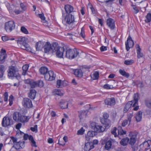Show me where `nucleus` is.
Listing matches in <instances>:
<instances>
[{"instance_id": "f257e3e1", "label": "nucleus", "mask_w": 151, "mask_h": 151, "mask_svg": "<svg viewBox=\"0 0 151 151\" xmlns=\"http://www.w3.org/2000/svg\"><path fill=\"white\" fill-rule=\"evenodd\" d=\"M134 100L128 101L125 105L124 109V113H126L130 109L132 106L133 107L138 104V101L139 99V95L137 93L134 94L133 96Z\"/></svg>"}, {"instance_id": "f03ea898", "label": "nucleus", "mask_w": 151, "mask_h": 151, "mask_svg": "<svg viewBox=\"0 0 151 151\" xmlns=\"http://www.w3.org/2000/svg\"><path fill=\"white\" fill-rule=\"evenodd\" d=\"M137 134L138 133L136 131L130 132L129 134L130 139H129V143L131 145L133 151H135L137 149V147L135 145Z\"/></svg>"}, {"instance_id": "7ed1b4c3", "label": "nucleus", "mask_w": 151, "mask_h": 151, "mask_svg": "<svg viewBox=\"0 0 151 151\" xmlns=\"http://www.w3.org/2000/svg\"><path fill=\"white\" fill-rule=\"evenodd\" d=\"M54 51L53 54H55L57 57L59 58H62L63 56V52L65 51V46L60 47L58 44L56 42L53 46Z\"/></svg>"}, {"instance_id": "20e7f679", "label": "nucleus", "mask_w": 151, "mask_h": 151, "mask_svg": "<svg viewBox=\"0 0 151 151\" xmlns=\"http://www.w3.org/2000/svg\"><path fill=\"white\" fill-rule=\"evenodd\" d=\"M64 19L65 22L66 24L68 26H70V25H72L71 28H70V29H71L75 27L76 25H74L73 23L75 22L74 16L72 14H67L65 17L64 18Z\"/></svg>"}, {"instance_id": "39448f33", "label": "nucleus", "mask_w": 151, "mask_h": 151, "mask_svg": "<svg viewBox=\"0 0 151 151\" xmlns=\"http://www.w3.org/2000/svg\"><path fill=\"white\" fill-rule=\"evenodd\" d=\"M79 52L76 49H69L67 50L65 53V57L67 58L72 59L79 56Z\"/></svg>"}, {"instance_id": "423d86ee", "label": "nucleus", "mask_w": 151, "mask_h": 151, "mask_svg": "<svg viewBox=\"0 0 151 151\" xmlns=\"http://www.w3.org/2000/svg\"><path fill=\"white\" fill-rule=\"evenodd\" d=\"M116 128L115 127L114 128L113 130L111 131L112 134L114 135L115 137H117L119 139H121V137H123L122 136L126 134V131L124 130L121 126H119L118 127V134L117 135L116 132Z\"/></svg>"}, {"instance_id": "0eeeda50", "label": "nucleus", "mask_w": 151, "mask_h": 151, "mask_svg": "<svg viewBox=\"0 0 151 151\" xmlns=\"http://www.w3.org/2000/svg\"><path fill=\"white\" fill-rule=\"evenodd\" d=\"M15 25L13 21H10L6 22L5 25V29L6 32H10L15 29Z\"/></svg>"}, {"instance_id": "6e6552de", "label": "nucleus", "mask_w": 151, "mask_h": 151, "mask_svg": "<svg viewBox=\"0 0 151 151\" xmlns=\"http://www.w3.org/2000/svg\"><path fill=\"white\" fill-rule=\"evenodd\" d=\"M56 43L53 42L51 44L50 42H47L44 47L45 52L46 53H53L54 51L53 46L54 44H55Z\"/></svg>"}, {"instance_id": "1a4fd4ad", "label": "nucleus", "mask_w": 151, "mask_h": 151, "mask_svg": "<svg viewBox=\"0 0 151 151\" xmlns=\"http://www.w3.org/2000/svg\"><path fill=\"white\" fill-rule=\"evenodd\" d=\"M8 76L9 77H17L19 74L18 70L15 66H11L9 67Z\"/></svg>"}, {"instance_id": "9d476101", "label": "nucleus", "mask_w": 151, "mask_h": 151, "mask_svg": "<svg viewBox=\"0 0 151 151\" xmlns=\"http://www.w3.org/2000/svg\"><path fill=\"white\" fill-rule=\"evenodd\" d=\"M1 124L3 127H8L13 125V122L11 118L5 116L3 119Z\"/></svg>"}, {"instance_id": "9b49d317", "label": "nucleus", "mask_w": 151, "mask_h": 151, "mask_svg": "<svg viewBox=\"0 0 151 151\" xmlns=\"http://www.w3.org/2000/svg\"><path fill=\"white\" fill-rule=\"evenodd\" d=\"M92 125V128L94 131L97 133H100L104 132L105 130V127L104 126H101L96 124L95 123H93L91 124Z\"/></svg>"}, {"instance_id": "f8f14e48", "label": "nucleus", "mask_w": 151, "mask_h": 151, "mask_svg": "<svg viewBox=\"0 0 151 151\" xmlns=\"http://www.w3.org/2000/svg\"><path fill=\"white\" fill-rule=\"evenodd\" d=\"M55 75L54 74L53 71L50 70L47 73L44 77L46 80L52 81L55 79Z\"/></svg>"}, {"instance_id": "ddd939ff", "label": "nucleus", "mask_w": 151, "mask_h": 151, "mask_svg": "<svg viewBox=\"0 0 151 151\" xmlns=\"http://www.w3.org/2000/svg\"><path fill=\"white\" fill-rule=\"evenodd\" d=\"M22 103L23 105L25 108H29L32 107V104L31 100L28 98H24Z\"/></svg>"}, {"instance_id": "4468645a", "label": "nucleus", "mask_w": 151, "mask_h": 151, "mask_svg": "<svg viewBox=\"0 0 151 151\" xmlns=\"http://www.w3.org/2000/svg\"><path fill=\"white\" fill-rule=\"evenodd\" d=\"M126 48L127 51H128L130 48L134 46V42L131 37L129 36L125 43Z\"/></svg>"}, {"instance_id": "2eb2a0df", "label": "nucleus", "mask_w": 151, "mask_h": 151, "mask_svg": "<svg viewBox=\"0 0 151 151\" xmlns=\"http://www.w3.org/2000/svg\"><path fill=\"white\" fill-rule=\"evenodd\" d=\"M112 143V142L111 140H107L106 139L103 140L101 142L102 145H105V149L107 150H109L111 148Z\"/></svg>"}, {"instance_id": "dca6fc26", "label": "nucleus", "mask_w": 151, "mask_h": 151, "mask_svg": "<svg viewBox=\"0 0 151 151\" xmlns=\"http://www.w3.org/2000/svg\"><path fill=\"white\" fill-rule=\"evenodd\" d=\"M7 57V55L6 53V50L4 49H2L1 50L0 55V63H3Z\"/></svg>"}, {"instance_id": "f3484780", "label": "nucleus", "mask_w": 151, "mask_h": 151, "mask_svg": "<svg viewBox=\"0 0 151 151\" xmlns=\"http://www.w3.org/2000/svg\"><path fill=\"white\" fill-rule=\"evenodd\" d=\"M106 24L107 25L111 30L114 29L115 27L114 21L111 18H109L107 19Z\"/></svg>"}, {"instance_id": "a211bd4d", "label": "nucleus", "mask_w": 151, "mask_h": 151, "mask_svg": "<svg viewBox=\"0 0 151 151\" xmlns=\"http://www.w3.org/2000/svg\"><path fill=\"white\" fill-rule=\"evenodd\" d=\"M106 104L110 106H114L116 104V100L114 98H108L105 100Z\"/></svg>"}, {"instance_id": "6ab92c4d", "label": "nucleus", "mask_w": 151, "mask_h": 151, "mask_svg": "<svg viewBox=\"0 0 151 151\" xmlns=\"http://www.w3.org/2000/svg\"><path fill=\"white\" fill-rule=\"evenodd\" d=\"M65 9L67 14H73V13L74 11L73 7L69 4L66 5L65 6Z\"/></svg>"}, {"instance_id": "aec40b11", "label": "nucleus", "mask_w": 151, "mask_h": 151, "mask_svg": "<svg viewBox=\"0 0 151 151\" xmlns=\"http://www.w3.org/2000/svg\"><path fill=\"white\" fill-rule=\"evenodd\" d=\"M97 133L94 131H89L86 136V138L87 140L89 141L91 139V138L95 136Z\"/></svg>"}, {"instance_id": "412c9836", "label": "nucleus", "mask_w": 151, "mask_h": 151, "mask_svg": "<svg viewBox=\"0 0 151 151\" xmlns=\"http://www.w3.org/2000/svg\"><path fill=\"white\" fill-rule=\"evenodd\" d=\"M74 74L76 76L81 78L83 76V73L81 69H75L73 70Z\"/></svg>"}, {"instance_id": "4be33fe9", "label": "nucleus", "mask_w": 151, "mask_h": 151, "mask_svg": "<svg viewBox=\"0 0 151 151\" xmlns=\"http://www.w3.org/2000/svg\"><path fill=\"white\" fill-rule=\"evenodd\" d=\"M94 147L92 142H88L86 143L84 146V150L85 151H89Z\"/></svg>"}, {"instance_id": "5701e85b", "label": "nucleus", "mask_w": 151, "mask_h": 151, "mask_svg": "<svg viewBox=\"0 0 151 151\" xmlns=\"http://www.w3.org/2000/svg\"><path fill=\"white\" fill-rule=\"evenodd\" d=\"M21 114L17 111L15 112L13 115V118L14 120L17 122H19L21 117Z\"/></svg>"}, {"instance_id": "b1692460", "label": "nucleus", "mask_w": 151, "mask_h": 151, "mask_svg": "<svg viewBox=\"0 0 151 151\" xmlns=\"http://www.w3.org/2000/svg\"><path fill=\"white\" fill-rule=\"evenodd\" d=\"M68 103L65 100H62L60 102V106L62 109H65L68 108Z\"/></svg>"}, {"instance_id": "393cba45", "label": "nucleus", "mask_w": 151, "mask_h": 151, "mask_svg": "<svg viewBox=\"0 0 151 151\" xmlns=\"http://www.w3.org/2000/svg\"><path fill=\"white\" fill-rule=\"evenodd\" d=\"M137 51V57L138 58H139L144 57V55L141 52V49L140 46L138 44L136 45Z\"/></svg>"}, {"instance_id": "a878e982", "label": "nucleus", "mask_w": 151, "mask_h": 151, "mask_svg": "<svg viewBox=\"0 0 151 151\" xmlns=\"http://www.w3.org/2000/svg\"><path fill=\"white\" fill-rule=\"evenodd\" d=\"M129 139L128 137H126L125 138L122 139L120 141V143L121 145L125 146L127 145L128 143L129 142Z\"/></svg>"}, {"instance_id": "bb28decb", "label": "nucleus", "mask_w": 151, "mask_h": 151, "mask_svg": "<svg viewBox=\"0 0 151 151\" xmlns=\"http://www.w3.org/2000/svg\"><path fill=\"white\" fill-rule=\"evenodd\" d=\"M30 117L29 116H22L21 115V117L20 118L19 122L22 123L27 122L28 121Z\"/></svg>"}, {"instance_id": "cd10ccee", "label": "nucleus", "mask_w": 151, "mask_h": 151, "mask_svg": "<svg viewBox=\"0 0 151 151\" xmlns=\"http://www.w3.org/2000/svg\"><path fill=\"white\" fill-rule=\"evenodd\" d=\"M36 94V91L34 89H31L29 94V97L31 99H34L35 98Z\"/></svg>"}, {"instance_id": "c85d7f7f", "label": "nucleus", "mask_w": 151, "mask_h": 151, "mask_svg": "<svg viewBox=\"0 0 151 151\" xmlns=\"http://www.w3.org/2000/svg\"><path fill=\"white\" fill-rule=\"evenodd\" d=\"M39 71L41 74L44 75V76L49 71L48 68L45 67H41L39 69Z\"/></svg>"}, {"instance_id": "c756f323", "label": "nucleus", "mask_w": 151, "mask_h": 151, "mask_svg": "<svg viewBox=\"0 0 151 151\" xmlns=\"http://www.w3.org/2000/svg\"><path fill=\"white\" fill-rule=\"evenodd\" d=\"M142 116V112L141 111H139L137 114L136 117V119L137 122H139L141 120Z\"/></svg>"}, {"instance_id": "7c9ffc66", "label": "nucleus", "mask_w": 151, "mask_h": 151, "mask_svg": "<svg viewBox=\"0 0 151 151\" xmlns=\"http://www.w3.org/2000/svg\"><path fill=\"white\" fill-rule=\"evenodd\" d=\"M43 45L41 42H37L35 45L36 50L39 51L42 47Z\"/></svg>"}, {"instance_id": "2f4dec72", "label": "nucleus", "mask_w": 151, "mask_h": 151, "mask_svg": "<svg viewBox=\"0 0 151 151\" xmlns=\"http://www.w3.org/2000/svg\"><path fill=\"white\" fill-rule=\"evenodd\" d=\"M29 68V66L27 65H25L22 67L23 72L22 74L23 75H25L27 73Z\"/></svg>"}, {"instance_id": "473e14b6", "label": "nucleus", "mask_w": 151, "mask_h": 151, "mask_svg": "<svg viewBox=\"0 0 151 151\" xmlns=\"http://www.w3.org/2000/svg\"><path fill=\"white\" fill-rule=\"evenodd\" d=\"M119 73L122 75L127 78H128L129 76V74L124 70L120 69L119 70Z\"/></svg>"}, {"instance_id": "72a5a7b5", "label": "nucleus", "mask_w": 151, "mask_h": 151, "mask_svg": "<svg viewBox=\"0 0 151 151\" xmlns=\"http://www.w3.org/2000/svg\"><path fill=\"white\" fill-rule=\"evenodd\" d=\"M17 43L18 44H20L22 45L24 43V42L26 41L25 38V37H22L20 38L17 40Z\"/></svg>"}, {"instance_id": "f704fd0d", "label": "nucleus", "mask_w": 151, "mask_h": 151, "mask_svg": "<svg viewBox=\"0 0 151 151\" xmlns=\"http://www.w3.org/2000/svg\"><path fill=\"white\" fill-rule=\"evenodd\" d=\"M134 85H136L138 87H139L141 88H143L144 86V85L143 83L142 82H140L139 81H136L135 82H134Z\"/></svg>"}, {"instance_id": "c9c22d12", "label": "nucleus", "mask_w": 151, "mask_h": 151, "mask_svg": "<svg viewBox=\"0 0 151 151\" xmlns=\"http://www.w3.org/2000/svg\"><path fill=\"white\" fill-rule=\"evenodd\" d=\"M146 19L145 22L147 23L151 21V13H148L146 16Z\"/></svg>"}, {"instance_id": "e433bc0d", "label": "nucleus", "mask_w": 151, "mask_h": 151, "mask_svg": "<svg viewBox=\"0 0 151 151\" xmlns=\"http://www.w3.org/2000/svg\"><path fill=\"white\" fill-rule=\"evenodd\" d=\"M99 73L98 71H96L93 74V78L91 77L93 80H96L98 79L99 78Z\"/></svg>"}, {"instance_id": "4c0bfd02", "label": "nucleus", "mask_w": 151, "mask_h": 151, "mask_svg": "<svg viewBox=\"0 0 151 151\" xmlns=\"http://www.w3.org/2000/svg\"><path fill=\"white\" fill-rule=\"evenodd\" d=\"M103 117L104 119L106 120V121H108V123H107V124L108 125H109L110 123V121L109 120H108V118L109 117V114L106 113H105L103 114Z\"/></svg>"}, {"instance_id": "58836bf2", "label": "nucleus", "mask_w": 151, "mask_h": 151, "mask_svg": "<svg viewBox=\"0 0 151 151\" xmlns=\"http://www.w3.org/2000/svg\"><path fill=\"white\" fill-rule=\"evenodd\" d=\"M30 85L31 88H34L36 87H37V81H35L32 80Z\"/></svg>"}, {"instance_id": "ea45409f", "label": "nucleus", "mask_w": 151, "mask_h": 151, "mask_svg": "<svg viewBox=\"0 0 151 151\" xmlns=\"http://www.w3.org/2000/svg\"><path fill=\"white\" fill-rule=\"evenodd\" d=\"M20 141L17 142L14 144L13 147L16 148L17 150H19L20 149Z\"/></svg>"}, {"instance_id": "a19ab883", "label": "nucleus", "mask_w": 151, "mask_h": 151, "mask_svg": "<svg viewBox=\"0 0 151 151\" xmlns=\"http://www.w3.org/2000/svg\"><path fill=\"white\" fill-rule=\"evenodd\" d=\"M37 86L40 87H42L44 86V83L43 81L41 80L37 81Z\"/></svg>"}, {"instance_id": "79ce46f5", "label": "nucleus", "mask_w": 151, "mask_h": 151, "mask_svg": "<svg viewBox=\"0 0 151 151\" xmlns=\"http://www.w3.org/2000/svg\"><path fill=\"white\" fill-rule=\"evenodd\" d=\"M134 63V61L133 60H125L124 62V64L125 65H132Z\"/></svg>"}, {"instance_id": "37998d69", "label": "nucleus", "mask_w": 151, "mask_h": 151, "mask_svg": "<svg viewBox=\"0 0 151 151\" xmlns=\"http://www.w3.org/2000/svg\"><path fill=\"white\" fill-rule=\"evenodd\" d=\"M21 30L23 33L24 34H28V32L27 29L24 27L22 26L21 27Z\"/></svg>"}, {"instance_id": "c03bdc74", "label": "nucleus", "mask_w": 151, "mask_h": 151, "mask_svg": "<svg viewBox=\"0 0 151 151\" xmlns=\"http://www.w3.org/2000/svg\"><path fill=\"white\" fill-rule=\"evenodd\" d=\"M62 82L61 80H59L57 81V87L58 88H61L62 86Z\"/></svg>"}, {"instance_id": "a18cd8bd", "label": "nucleus", "mask_w": 151, "mask_h": 151, "mask_svg": "<svg viewBox=\"0 0 151 151\" xmlns=\"http://www.w3.org/2000/svg\"><path fill=\"white\" fill-rule=\"evenodd\" d=\"M55 92L56 94L60 96H62L63 95V93L59 89L56 90Z\"/></svg>"}, {"instance_id": "49530a36", "label": "nucleus", "mask_w": 151, "mask_h": 151, "mask_svg": "<svg viewBox=\"0 0 151 151\" xmlns=\"http://www.w3.org/2000/svg\"><path fill=\"white\" fill-rule=\"evenodd\" d=\"M145 103L147 107L151 108V100H146Z\"/></svg>"}, {"instance_id": "de8ad7c7", "label": "nucleus", "mask_w": 151, "mask_h": 151, "mask_svg": "<svg viewBox=\"0 0 151 151\" xmlns=\"http://www.w3.org/2000/svg\"><path fill=\"white\" fill-rule=\"evenodd\" d=\"M132 6H133V9L134 10V11L133 12L134 14H136L139 12V10L137 8V7L135 5H132Z\"/></svg>"}, {"instance_id": "09e8293b", "label": "nucleus", "mask_w": 151, "mask_h": 151, "mask_svg": "<svg viewBox=\"0 0 151 151\" xmlns=\"http://www.w3.org/2000/svg\"><path fill=\"white\" fill-rule=\"evenodd\" d=\"M85 130L83 129V127H82L81 129L78 131L77 134H78L82 135L83 134Z\"/></svg>"}, {"instance_id": "8fccbe9b", "label": "nucleus", "mask_w": 151, "mask_h": 151, "mask_svg": "<svg viewBox=\"0 0 151 151\" xmlns=\"http://www.w3.org/2000/svg\"><path fill=\"white\" fill-rule=\"evenodd\" d=\"M8 93L7 92H5L4 94V100L5 101H8Z\"/></svg>"}, {"instance_id": "3c124183", "label": "nucleus", "mask_w": 151, "mask_h": 151, "mask_svg": "<svg viewBox=\"0 0 151 151\" xmlns=\"http://www.w3.org/2000/svg\"><path fill=\"white\" fill-rule=\"evenodd\" d=\"M13 98H14V97L12 95H11L9 96V105L10 106H11L13 104L12 100L13 99Z\"/></svg>"}, {"instance_id": "603ef678", "label": "nucleus", "mask_w": 151, "mask_h": 151, "mask_svg": "<svg viewBox=\"0 0 151 151\" xmlns=\"http://www.w3.org/2000/svg\"><path fill=\"white\" fill-rule=\"evenodd\" d=\"M133 116V115L132 114H128V121H129V124H130L131 121V119L132 117Z\"/></svg>"}, {"instance_id": "864d4df0", "label": "nucleus", "mask_w": 151, "mask_h": 151, "mask_svg": "<svg viewBox=\"0 0 151 151\" xmlns=\"http://www.w3.org/2000/svg\"><path fill=\"white\" fill-rule=\"evenodd\" d=\"M37 126L36 125L34 126V127H31L30 128V129L33 132H35L36 130H37Z\"/></svg>"}, {"instance_id": "5fc2aeb1", "label": "nucleus", "mask_w": 151, "mask_h": 151, "mask_svg": "<svg viewBox=\"0 0 151 151\" xmlns=\"http://www.w3.org/2000/svg\"><path fill=\"white\" fill-rule=\"evenodd\" d=\"M128 124V120H125L123 121V122L122 123V126L123 127H124L127 125Z\"/></svg>"}, {"instance_id": "6e6d98bb", "label": "nucleus", "mask_w": 151, "mask_h": 151, "mask_svg": "<svg viewBox=\"0 0 151 151\" xmlns=\"http://www.w3.org/2000/svg\"><path fill=\"white\" fill-rule=\"evenodd\" d=\"M100 49L101 51L102 52L106 50L107 49L106 47L103 46L101 47Z\"/></svg>"}, {"instance_id": "4d7b16f0", "label": "nucleus", "mask_w": 151, "mask_h": 151, "mask_svg": "<svg viewBox=\"0 0 151 151\" xmlns=\"http://www.w3.org/2000/svg\"><path fill=\"white\" fill-rule=\"evenodd\" d=\"M81 36L83 38H84L85 37V33L84 31L83 30V28H82L81 29V32L80 34Z\"/></svg>"}, {"instance_id": "13d9d810", "label": "nucleus", "mask_w": 151, "mask_h": 151, "mask_svg": "<svg viewBox=\"0 0 151 151\" xmlns=\"http://www.w3.org/2000/svg\"><path fill=\"white\" fill-rule=\"evenodd\" d=\"M39 17L41 19L43 20H44L45 19V18L44 17V14H39L38 15Z\"/></svg>"}, {"instance_id": "bf43d9fd", "label": "nucleus", "mask_w": 151, "mask_h": 151, "mask_svg": "<svg viewBox=\"0 0 151 151\" xmlns=\"http://www.w3.org/2000/svg\"><path fill=\"white\" fill-rule=\"evenodd\" d=\"M20 6L22 9L23 10H25L26 9L25 5L23 3L20 4Z\"/></svg>"}, {"instance_id": "052dcab7", "label": "nucleus", "mask_w": 151, "mask_h": 151, "mask_svg": "<svg viewBox=\"0 0 151 151\" xmlns=\"http://www.w3.org/2000/svg\"><path fill=\"white\" fill-rule=\"evenodd\" d=\"M110 86V85H109L108 84H106L104 86L103 88H104L106 89H109L111 88Z\"/></svg>"}, {"instance_id": "680f3d73", "label": "nucleus", "mask_w": 151, "mask_h": 151, "mask_svg": "<svg viewBox=\"0 0 151 151\" xmlns=\"http://www.w3.org/2000/svg\"><path fill=\"white\" fill-rule=\"evenodd\" d=\"M32 81V80H31L30 79H27V80H25V82L26 83L30 85Z\"/></svg>"}, {"instance_id": "e2e57ef3", "label": "nucleus", "mask_w": 151, "mask_h": 151, "mask_svg": "<svg viewBox=\"0 0 151 151\" xmlns=\"http://www.w3.org/2000/svg\"><path fill=\"white\" fill-rule=\"evenodd\" d=\"M1 38L3 41H6L9 40V38L6 36L2 37Z\"/></svg>"}, {"instance_id": "0e129e2a", "label": "nucleus", "mask_w": 151, "mask_h": 151, "mask_svg": "<svg viewBox=\"0 0 151 151\" xmlns=\"http://www.w3.org/2000/svg\"><path fill=\"white\" fill-rule=\"evenodd\" d=\"M11 138L14 144L17 142V139L16 138L13 137H11Z\"/></svg>"}, {"instance_id": "69168bd1", "label": "nucleus", "mask_w": 151, "mask_h": 151, "mask_svg": "<svg viewBox=\"0 0 151 151\" xmlns=\"http://www.w3.org/2000/svg\"><path fill=\"white\" fill-rule=\"evenodd\" d=\"M31 142L32 143V146L34 147H37V145H36V142L34 140Z\"/></svg>"}, {"instance_id": "338daca9", "label": "nucleus", "mask_w": 151, "mask_h": 151, "mask_svg": "<svg viewBox=\"0 0 151 151\" xmlns=\"http://www.w3.org/2000/svg\"><path fill=\"white\" fill-rule=\"evenodd\" d=\"M22 46L26 48L27 49L29 47V45L26 43V41L24 42V43L22 45Z\"/></svg>"}, {"instance_id": "774afa93", "label": "nucleus", "mask_w": 151, "mask_h": 151, "mask_svg": "<svg viewBox=\"0 0 151 151\" xmlns=\"http://www.w3.org/2000/svg\"><path fill=\"white\" fill-rule=\"evenodd\" d=\"M20 149L23 148L24 146V142H20Z\"/></svg>"}]
</instances>
